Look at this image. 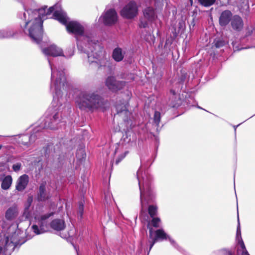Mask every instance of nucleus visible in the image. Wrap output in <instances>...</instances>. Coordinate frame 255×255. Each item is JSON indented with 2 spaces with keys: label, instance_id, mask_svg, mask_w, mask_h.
<instances>
[{
  "label": "nucleus",
  "instance_id": "obj_1",
  "mask_svg": "<svg viewBox=\"0 0 255 255\" xmlns=\"http://www.w3.org/2000/svg\"><path fill=\"white\" fill-rule=\"evenodd\" d=\"M48 61L51 71L50 89L53 93V107H49L44 116L36 123L30 135L28 134L16 135L17 142L26 147L33 143L38 137L41 136L44 129H56L65 123L62 117L61 112L57 107L62 105V96L64 92H66L68 89L65 73L62 69H57L52 65L49 58H48Z\"/></svg>",
  "mask_w": 255,
  "mask_h": 255
},
{
  "label": "nucleus",
  "instance_id": "obj_2",
  "mask_svg": "<svg viewBox=\"0 0 255 255\" xmlns=\"http://www.w3.org/2000/svg\"><path fill=\"white\" fill-rule=\"evenodd\" d=\"M21 3L24 11L18 14L22 21L20 26L33 42L39 44L43 34L42 19L45 15V9L36 8V3L33 0H23Z\"/></svg>",
  "mask_w": 255,
  "mask_h": 255
},
{
  "label": "nucleus",
  "instance_id": "obj_3",
  "mask_svg": "<svg viewBox=\"0 0 255 255\" xmlns=\"http://www.w3.org/2000/svg\"><path fill=\"white\" fill-rule=\"evenodd\" d=\"M140 170L137 171V178L138 181L140 190V201L141 211L146 210L148 206V212L151 217L156 215L157 206L154 204L155 201V194L151 187L152 177L145 171L142 174V185L141 186V181L139 179Z\"/></svg>",
  "mask_w": 255,
  "mask_h": 255
},
{
  "label": "nucleus",
  "instance_id": "obj_4",
  "mask_svg": "<svg viewBox=\"0 0 255 255\" xmlns=\"http://www.w3.org/2000/svg\"><path fill=\"white\" fill-rule=\"evenodd\" d=\"M128 106L129 104L127 100L124 99L118 101L115 105L117 115L123 118L124 124L126 128L123 129L125 133L123 134L119 144L122 145L128 144L129 146H132L136 145V137L131 130L133 126L130 118L131 114L128 110Z\"/></svg>",
  "mask_w": 255,
  "mask_h": 255
},
{
  "label": "nucleus",
  "instance_id": "obj_5",
  "mask_svg": "<svg viewBox=\"0 0 255 255\" xmlns=\"http://www.w3.org/2000/svg\"><path fill=\"white\" fill-rule=\"evenodd\" d=\"M75 104L81 111L93 112L104 105V99L96 92L81 90L75 98Z\"/></svg>",
  "mask_w": 255,
  "mask_h": 255
},
{
  "label": "nucleus",
  "instance_id": "obj_6",
  "mask_svg": "<svg viewBox=\"0 0 255 255\" xmlns=\"http://www.w3.org/2000/svg\"><path fill=\"white\" fill-rule=\"evenodd\" d=\"M148 241L145 246H143L142 242H141L140 247L139 248V253H141L142 250H143L145 252H147V254L148 255L151 249L156 242L166 240H168L173 247L177 250L181 252L182 251V248L178 245L173 239L167 235L163 229H160L154 231L152 227H148Z\"/></svg>",
  "mask_w": 255,
  "mask_h": 255
},
{
  "label": "nucleus",
  "instance_id": "obj_7",
  "mask_svg": "<svg viewBox=\"0 0 255 255\" xmlns=\"http://www.w3.org/2000/svg\"><path fill=\"white\" fill-rule=\"evenodd\" d=\"M91 38L89 42L90 44H89L88 39L85 37H83L84 39L87 41V45L86 47H88L89 49H86L79 42H77V46L78 50L81 52L85 54L86 57L88 59V62L91 64L93 63H97V60H99L100 54L97 52H94V50L97 47H98V44L96 42L95 40L92 39V34L91 33Z\"/></svg>",
  "mask_w": 255,
  "mask_h": 255
},
{
  "label": "nucleus",
  "instance_id": "obj_8",
  "mask_svg": "<svg viewBox=\"0 0 255 255\" xmlns=\"http://www.w3.org/2000/svg\"><path fill=\"white\" fill-rule=\"evenodd\" d=\"M54 214V212H50L39 216L36 219V223L31 227L32 231L36 235L42 234L49 231L50 226L48 219L53 216Z\"/></svg>",
  "mask_w": 255,
  "mask_h": 255
},
{
  "label": "nucleus",
  "instance_id": "obj_9",
  "mask_svg": "<svg viewBox=\"0 0 255 255\" xmlns=\"http://www.w3.org/2000/svg\"><path fill=\"white\" fill-rule=\"evenodd\" d=\"M68 33L74 34L77 40L78 36L85 37L88 39L89 44L91 38V32L85 29L84 26L79 22L75 20L70 21L66 26Z\"/></svg>",
  "mask_w": 255,
  "mask_h": 255
},
{
  "label": "nucleus",
  "instance_id": "obj_10",
  "mask_svg": "<svg viewBox=\"0 0 255 255\" xmlns=\"http://www.w3.org/2000/svg\"><path fill=\"white\" fill-rule=\"evenodd\" d=\"M143 16L140 18L139 26L140 28L148 27L149 24L152 23L157 18L156 8L151 6L145 7L142 10Z\"/></svg>",
  "mask_w": 255,
  "mask_h": 255
},
{
  "label": "nucleus",
  "instance_id": "obj_11",
  "mask_svg": "<svg viewBox=\"0 0 255 255\" xmlns=\"http://www.w3.org/2000/svg\"><path fill=\"white\" fill-rule=\"evenodd\" d=\"M118 18V16L116 11L113 8H110L103 13L99 20H101L104 25L111 26L116 23Z\"/></svg>",
  "mask_w": 255,
  "mask_h": 255
},
{
  "label": "nucleus",
  "instance_id": "obj_12",
  "mask_svg": "<svg viewBox=\"0 0 255 255\" xmlns=\"http://www.w3.org/2000/svg\"><path fill=\"white\" fill-rule=\"evenodd\" d=\"M138 7L136 3L133 1L129 2L121 10V15L128 19H131L136 16Z\"/></svg>",
  "mask_w": 255,
  "mask_h": 255
},
{
  "label": "nucleus",
  "instance_id": "obj_13",
  "mask_svg": "<svg viewBox=\"0 0 255 255\" xmlns=\"http://www.w3.org/2000/svg\"><path fill=\"white\" fill-rule=\"evenodd\" d=\"M126 82L117 80L114 76H109L106 80V85L108 89L113 92L122 90L126 86Z\"/></svg>",
  "mask_w": 255,
  "mask_h": 255
},
{
  "label": "nucleus",
  "instance_id": "obj_14",
  "mask_svg": "<svg viewBox=\"0 0 255 255\" xmlns=\"http://www.w3.org/2000/svg\"><path fill=\"white\" fill-rule=\"evenodd\" d=\"M16 236V233H14L11 236H7L4 239V251L13 252L15 248L20 247L24 243L23 242L19 244V242L15 239Z\"/></svg>",
  "mask_w": 255,
  "mask_h": 255
},
{
  "label": "nucleus",
  "instance_id": "obj_15",
  "mask_svg": "<svg viewBox=\"0 0 255 255\" xmlns=\"http://www.w3.org/2000/svg\"><path fill=\"white\" fill-rule=\"evenodd\" d=\"M234 15L231 10L226 9L223 10L219 18V23L222 27H226L231 23Z\"/></svg>",
  "mask_w": 255,
  "mask_h": 255
},
{
  "label": "nucleus",
  "instance_id": "obj_16",
  "mask_svg": "<svg viewBox=\"0 0 255 255\" xmlns=\"http://www.w3.org/2000/svg\"><path fill=\"white\" fill-rule=\"evenodd\" d=\"M230 25L233 31L236 32H240L243 30L244 26L243 18L238 14L234 15Z\"/></svg>",
  "mask_w": 255,
  "mask_h": 255
},
{
  "label": "nucleus",
  "instance_id": "obj_17",
  "mask_svg": "<svg viewBox=\"0 0 255 255\" xmlns=\"http://www.w3.org/2000/svg\"><path fill=\"white\" fill-rule=\"evenodd\" d=\"M42 52L47 56L57 57L62 56L63 50L56 45L52 44L47 48H43Z\"/></svg>",
  "mask_w": 255,
  "mask_h": 255
},
{
  "label": "nucleus",
  "instance_id": "obj_18",
  "mask_svg": "<svg viewBox=\"0 0 255 255\" xmlns=\"http://www.w3.org/2000/svg\"><path fill=\"white\" fill-rule=\"evenodd\" d=\"M46 182H43L39 185L37 194V200L39 202H44L50 198L49 194L46 191Z\"/></svg>",
  "mask_w": 255,
  "mask_h": 255
},
{
  "label": "nucleus",
  "instance_id": "obj_19",
  "mask_svg": "<svg viewBox=\"0 0 255 255\" xmlns=\"http://www.w3.org/2000/svg\"><path fill=\"white\" fill-rule=\"evenodd\" d=\"M29 182V177L26 174H23L20 176L16 183L15 189L19 191H23L27 187Z\"/></svg>",
  "mask_w": 255,
  "mask_h": 255
},
{
  "label": "nucleus",
  "instance_id": "obj_20",
  "mask_svg": "<svg viewBox=\"0 0 255 255\" xmlns=\"http://www.w3.org/2000/svg\"><path fill=\"white\" fill-rule=\"evenodd\" d=\"M50 228L54 231L60 232L66 227L65 221L61 219H55L50 222Z\"/></svg>",
  "mask_w": 255,
  "mask_h": 255
},
{
  "label": "nucleus",
  "instance_id": "obj_21",
  "mask_svg": "<svg viewBox=\"0 0 255 255\" xmlns=\"http://www.w3.org/2000/svg\"><path fill=\"white\" fill-rule=\"evenodd\" d=\"M12 178L10 175L0 174V181L2 189L7 190L10 188L12 183Z\"/></svg>",
  "mask_w": 255,
  "mask_h": 255
},
{
  "label": "nucleus",
  "instance_id": "obj_22",
  "mask_svg": "<svg viewBox=\"0 0 255 255\" xmlns=\"http://www.w3.org/2000/svg\"><path fill=\"white\" fill-rule=\"evenodd\" d=\"M53 16L55 19L57 20L60 23L66 26L68 23L66 13L62 10H55L53 13Z\"/></svg>",
  "mask_w": 255,
  "mask_h": 255
},
{
  "label": "nucleus",
  "instance_id": "obj_23",
  "mask_svg": "<svg viewBox=\"0 0 255 255\" xmlns=\"http://www.w3.org/2000/svg\"><path fill=\"white\" fill-rule=\"evenodd\" d=\"M17 34L16 31L12 27H7L0 29V39L10 38Z\"/></svg>",
  "mask_w": 255,
  "mask_h": 255
},
{
  "label": "nucleus",
  "instance_id": "obj_24",
  "mask_svg": "<svg viewBox=\"0 0 255 255\" xmlns=\"http://www.w3.org/2000/svg\"><path fill=\"white\" fill-rule=\"evenodd\" d=\"M125 52L123 51V50L120 47L115 48L112 53V57L114 60L116 62L122 61L125 56Z\"/></svg>",
  "mask_w": 255,
  "mask_h": 255
},
{
  "label": "nucleus",
  "instance_id": "obj_25",
  "mask_svg": "<svg viewBox=\"0 0 255 255\" xmlns=\"http://www.w3.org/2000/svg\"><path fill=\"white\" fill-rule=\"evenodd\" d=\"M17 214V208L14 206L10 207L6 210L5 217L7 220L11 221L16 217Z\"/></svg>",
  "mask_w": 255,
  "mask_h": 255
},
{
  "label": "nucleus",
  "instance_id": "obj_26",
  "mask_svg": "<svg viewBox=\"0 0 255 255\" xmlns=\"http://www.w3.org/2000/svg\"><path fill=\"white\" fill-rule=\"evenodd\" d=\"M170 94L171 96H172L170 97V100H171L170 106L173 108L178 107L179 105V104L178 103L179 98H178L176 92L174 90L171 89L170 91Z\"/></svg>",
  "mask_w": 255,
  "mask_h": 255
},
{
  "label": "nucleus",
  "instance_id": "obj_27",
  "mask_svg": "<svg viewBox=\"0 0 255 255\" xmlns=\"http://www.w3.org/2000/svg\"><path fill=\"white\" fill-rule=\"evenodd\" d=\"M161 120V114L158 111H155L153 116V124L156 127V131L158 132L160 130L159 129V124Z\"/></svg>",
  "mask_w": 255,
  "mask_h": 255
},
{
  "label": "nucleus",
  "instance_id": "obj_28",
  "mask_svg": "<svg viewBox=\"0 0 255 255\" xmlns=\"http://www.w3.org/2000/svg\"><path fill=\"white\" fill-rule=\"evenodd\" d=\"M152 220L148 222L147 228L148 229V227H154L157 228L159 226V223L160 221V218L158 217H151Z\"/></svg>",
  "mask_w": 255,
  "mask_h": 255
},
{
  "label": "nucleus",
  "instance_id": "obj_29",
  "mask_svg": "<svg viewBox=\"0 0 255 255\" xmlns=\"http://www.w3.org/2000/svg\"><path fill=\"white\" fill-rule=\"evenodd\" d=\"M199 4L205 7H208L213 5L216 0H198Z\"/></svg>",
  "mask_w": 255,
  "mask_h": 255
},
{
  "label": "nucleus",
  "instance_id": "obj_30",
  "mask_svg": "<svg viewBox=\"0 0 255 255\" xmlns=\"http://www.w3.org/2000/svg\"><path fill=\"white\" fill-rule=\"evenodd\" d=\"M86 156V154L85 150L83 148H80L77 149L76 152V157L78 159L82 160L83 159H85Z\"/></svg>",
  "mask_w": 255,
  "mask_h": 255
},
{
  "label": "nucleus",
  "instance_id": "obj_31",
  "mask_svg": "<svg viewBox=\"0 0 255 255\" xmlns=\"http://www.w3.org/2000/svg\"><path fill=\"white\" fill-rule=\"evenodd\" d=\"M216 255H234L232 252L227 249H222L214 252Z\"/></svg>",
  "mask_w": 255,
  "mask_h": 255
},
{
  "label": "nucleus",
  "instance_id": "obj_32",
  "mask_svg": "<svg viewBox=\"0 0 255 255\" xmlns=\"http://www.w3.org/2000/svg\"><path fill=\"white\" fill-rule=\"evenodd\" d=\"M236 240L238 242L243 241L242 236H241V230L240 224L239 221V215H238V226L237 228V232H236Z\"/></svg>",
  "mask_w": 255,
  "mask_h": 255
},
{
  "label": "nucleus",
  "instance_id": "obj_33",
  "mask_svg": "<svg viewBox=\"0 0 255 255\" xmlns=\"http://www.w3.org/2000/svg\"><path fill=\"white\" fill-rule=\"evenodd\" d=\"M105 200L108 208V205L112 204L113 199L112 198V195L111 193L108 192L105 193Z\"/></svg>",
  "mask_w": 255,
  "mask_h": 255
},
{
  "label": "nucleus",
  "instance_id": "obj_34",
  "mask_svg": "<svg viewBox=\"0 0 255 255\" xmlns=\"http://www.w3.org/2000/svg\"><path fill=\"white\" fill-rule=\"evenodd\" d=\"M238 243L240 245L242 250V253L241 255H250L246 248L243 240L238 242Z\"/></svg>",
  "mask_w": 255,
  "mask_h": 255
},
{
  "label": "nucleus",
  "instance_id": "obj_35",
  "mask_svg": "<svg viewBox=\"0 0 255 255\" xmlns=\"http://www.w3.org/2000/svg\"><path fill=\"white\" fill-rule=\"evenodd\" d=\"M42 8H44L45 9V15L44 16V17L42 19L43 21L44 19L47 18V15H50L52 12L54 13V12L55 11V6H51L47 10H46V9H47L46 6H44Z\"/></svg>",
  "mask_w": 255,
  "mask_h": 255
},
{
  "label": "nucleus",
  "instance_id": "obj_36",
  "mask_svg": "<svg viewBox=\"0 0 255 255\" xmlns=\"http://www.w3.org/2000/svg\"><path fill=\"white\" fill-rule=\"evenodd\" d=\"M51 147V145L48 144L46 146L43 147L42 149V153L44 154V155L46 158H48L49 156L50 149Z\"/></svg>",
  "mask_w": 255,
  "mask_h": 255
},
{
  "label": "nucleus",
  "instance_id": "obj_37",
  "mask_svg": "<svg viewBox=\"0 0 255 255\" xmlns=\"http://www.w3.org/2000/svg\"><path fill=\"white\" fill-rule=\"evenodd\" d=\"M84 205L82 202H80L79 203V207H78V217L80 219H82L83 217V215L84 213Z\"/></svg>",
  "mask_w": 255,
  "mask_h": 255
},
{
  "label": "nucleus",
  "instance_id": "obj_38",
  "mask_svg": "<svg viewBox=\"0 0 255 255\" xmlns=\"http://www.w3.org/2000/svg\"><path fill=\"white\" fill-rule=\"evenodd\" d=\"M74 55L73 48H70L67 51L65 52V54H62V56L65 57L66 58H70Z\"/></svg>",
  "mask_w": 255,
  "mask_h": 255
},
{
  "label": "nucleus",
  "instance_id": "obj_39",
  "mask_svg": "<svg viewBox=\"0 0 255 255\" xmlns=\"http://www.w3.org/2000/svg\"><path fill=\"white\" fill-rule=\"evenodd\" d=\"M226 44V41L223 39H219L215 41V46L216 48H221Z\"/></svg>",
  "mask_w": 255,
  "mask_h": 255
},
{
  "label": "nucleus",
  "instance_id": "obj_40",
  "mask_svg": "<svg viewBox=\"0 0 255 255\" xmlns=\"http://www.w3.org/2000/svg\"><path fill=\"white\" fill-rule=\"evenodd\" d=\"M21 167V164L20 162H17L15 164H14L12 166V168L13 170L15 172L19 171Z\"/></svg>",
  "mask_w": 255,
  "mask_h": 255
},
{
  "label": "nucleus",
  "instance_id": "obj_41",
  "mask_svg": "<svg viewBox=\"0 0 255 255\" xmlns=\"http://www.w3.org/2000/svg\"><path fill=\"white\" fill-rule=\"evenodd\" d=\"M128 153V152L126 151L125 152L124 154H121L120 156H119L117 159L116 160L115 164L118 165L124 158Z\"/></svg>",
  "mask_w": 255,
  "mask_h": 255
},
{
  "label": "nucleus",
  "instance_id": "obj_42",
  "mask_svg": "<svg viewBox=\"0 0 255 255\" xmlns=\"http://www.w3.org/2000/svg\"><path fill=\"white\" fill-rule=\"evenodd\" d=\"M30 212L28 210H26V209H24V211L23 213V216L25 217L26 219H28L30 217Z\"/></svg>",
  "mask_w": 255,
  "mask_h": 255
},
{
  "label": "nucleus",
  "instance_id": "obj_43",
  "mask_svg": "<svg viewBox=\"0 0 255 255\" xmlns=\"http://www.w3.org/2000/svg\"><path fill=\"white\" fill-rule=\"evenodd\" d=\"M164 61H165V58H161V57L157 58V62L159 64H162L164 63Z\"/></svg>",
  "mask_w": 255,
  "mask_h": 255
},
{
  "label": "nucleus",
  "instance_id": "obj_44",
  "mask_svg": "<svg viewBox=\"0 0 255 255\" xmlns=\"http://www.w3.org/2000/svg\"><path fill=\"white\" fill-rule=\"evenodd\" d=\"M32 202V197H29L27 199V203L26 204H29L30 205H31V203Z\"/></svg>",
  "mask_w": 255,
  "mask_h": 255
},
{
  "label": "nucleus",
  "instance_id": "obj_45",
  "mask_svg": "<svg viewBox=\"0 0 255 255\" xmlns=\"http://www.w3.org/2000/svg\"><path fill=\"white\" fill-rule=\"evenodd\" d=\"M31 205L29 204H26L25 206V207H24V209H26V210H29V208H30V207Z\"/></svg>",
  "mask_w": 255,
  "mask_h": 255
},
{
  "label": "nucleus",
  "instance_id": "obj_46",
  "mask_svg": "<svg viewBox=\"0 0 255 255\" xmlns=\"http://www.w3.org/2000/svg\"><path fill=\"white\" fill-rule=\"evenodd\" d=\"M240 125V124H239L237 126H234V130H235V132L236 133V129H237V128Z\"/></svg>",
  "mask_w": 255,
  "mask_h": 255
},
{
  "label": "nucleus",
  "instance_id": "obj_47",
  "mask_svg": "<svg viewBox=\"0 0 255 255\" xmlns=\"http://www.w3.org/2000/svg\"><path fill=\"white\" fill-rule=\"evenodd\" d=\"M245 6H246V8H245L246 10L248 11L249 10V6L248 5H245Z\"/></svg>",
  "mask_w": 255,
  "mask_h": 255
},
{
  "label": "nucleus",
  "instance_id": "obj_48",
  "mask_svg": "<svg viewBox=\"0 0 255 255\" xmlns=\"http://www.w3.org/2000/svg\"><path fill=\"white\" fill-rule=\"evenodd\" d=\"M4 251V248L3 249L1 246H0V254L2 253V252Z\"/></svg>",
  "mask_w": 255,
  "mask_h": 255
},
{
  "label": "nucleus",
  "instance_id": "obj_49",
  "mask_svg": "<svg viewBox=\"0 0 255 255\" xmlns=\"http://www.w3.org/2000/svg\"><path fill=\"white\" fill-rule=\"evenodd\" d=\"M189 1H190L191 5H192L193 3V0H189Z\"/></svg>",
  "mask_w": 255,
  "mask_h": 255
},
{
  "label": "nucleus",
  "instance_id": "obj_50",
  "mask_svg": "<svg viewBox=\"0 0 255 255\" xmlns=\"http://www.w3.org/2000/svg\"><path fill=\"white\" fill-rule=\"evenodd\" d=\"M197 107H198V108H199V109H203V108H202L201 107H200V106H198Z\"/></svg>",
  "mask_w": 255,
  "mask_h": 255
},
{
  "label": "nucleus",
  "instance_id": "obj_51",
  "mask_svg": "<svg viewBox=\"0 0 255 255\" xmlns=\"http://www.w3.org/2000/svg\"><path fill=\"white\" fill-rule=\"evenodd\" d=\"M2 147V145L0 144V150L1 149Z\"/></svg>",
  "mask_w": 255,
  "mask_h": 255
},
{
  "label": "nucleus",
  "instance_id": "obj_52",
  "mask_svg": "<svg viewBox=\"0 0 255 255\" xmlns=\"http://www.w3.org/2000/svg\"><path fill=\"white\" fill-rule=\"evenodd\" d=\"M154 66H155V65L154 64H153V68H154Z\"/></svg>",
  "mask_w": 255,
  "mask_h": 255
}]
</instances>
